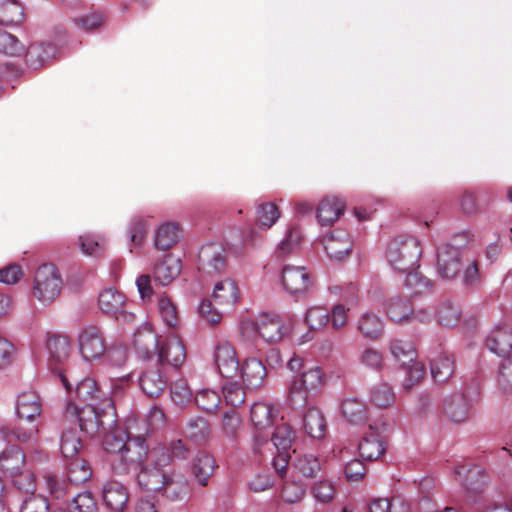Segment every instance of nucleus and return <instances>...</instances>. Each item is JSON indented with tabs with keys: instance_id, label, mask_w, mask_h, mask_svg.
<instances>
[{
	"instance_id": "nucleus-1",
	"label": "nucleus",
	"mask_w": 512,
	"mask_h": 512,
	"mask_svg": "<svg viewBox=\"0 0 512 512\" xmlns=\"http://www.w3.org/2000/svg\"><path fill=\"white\" fill-rule=\"evenodd\" d=\"M131 428V426L127 429L117 427L104 437V448L114 455L112 467L117 474H126L130 469L138 468L142 456L146 454L145 436L138 434L132 438Z\"/></svg>"
},
{
	"instance_id": "nucleus-2",
	"label": "nucleus",
	"mask_w": 512,
	"mask_h": 512,
	"mask_svg": "<svg viewBox=\"0 0 512 512\" xmlns=\"http://www.w3.org/2000/svg\"><path fill=\"white\" fill-rule=\"evenodd\" d=\"M48 352L47 367L52 375L57 377L67 392L71 391V380L76 381L72 365L71 340L67 335L48 332L45 339Z\"/></svg>"
},
{
	"instance_id": "nucleus-3",
	"label": "nucleus",
	"mask_w": 512,
	"mask_h": 512,
	"mask_svg": "<svg viewBox=\"0 0 512 512\" xmlns=\"http://www.w3.org/2000/svg\"><path fill=\"white\" fill-rule=\"evenodd\" d=\"M421 246L417 238L400 235L393 238L387 247L386 257L390 266L397 272H407L419 268Z\"/></svg>"
},
{
	"instance_id": "nucleus-4",
	"label": "nucleus",
	"mask_w": 512,
	"mask_h": 512,
	"mask_svg": "<svg viewBox=\"0 0 512 512\" xmlns=\"http://www.w3.org/2000/svg\"><path fill=\"white\" fill-rule=\"evenodd\" d=\"M239 298V290L234 280L227 278L215 284L212 299L203 300L199 306L200 315L210 324L216 325L221 321L219 308L234 306Z\"/></svg>"
},
{
	"instance_id": "nucleus-5",
	"label": "nucleus",
	"mask_w": 512,
	"mask_h": 512,
	"mask_svg": "<svg viewBox=\"0 0 512 512\" xmlns=\"http://www.w3.org/2000/svg\"><path fill=\"white\" fill-rule=\"evenodd\" d=\"M0 470L13 478L14 486L29 494L32 471L26 469V455L18 446H10L0 454Z\"/></svg>"
},
{
	"instance_id": "nucleus-6",
	"label": "nucleus",
	"mask_w": 512,
	"mask_h": 512,
	"mask_svg": "<svg viewBox=\"0 0 512 512\" xmlns=\"http://www.w3.org/2000/svg\"><path fill=\"white\" fill-rule=\"evenodd\" d=\"M325 383L324 373L320 367L304 371L292 379L288 390L289 404L294 407H304L311 394L317 393Z\"/></svg>"
},
{
	"instance_id": "nucleus-7",
	"label": "nucleus",
	"mask_w": 512,
	"mask_h": 512,
	"mask_svg": "<svg viewBox=\"0 0 512 512\" xmlns=\"http://www.w3.org/2000/svg\"><path fill=\"white\" fill-rule=\"evenodd\" d=\"M62 277L53 263L38 267L34 273V298L43 304L52 303L62 289Z\"/></svg>"
},
{
	"instance_id": "nucleus-8",
	"label": "nucleus",
	"mask_w": 512,
	"mask_h": 512,
	"mask_svg": "<svg viewBox=\"0 0 512 512\" xmlns=\"http://www.w3.org/2000/svg\"><path fill=\"white\" fill-rule=\"evenodd\" d=\"M281 282L290 296L304 299L314 287L315 277L304 266L285 265L282 268Z\"/></svg>"
},
{
	"instance_id": "nucleus-9",
	"label": "nucleus",
	"mask_w": 512,
	"mask_h": 512,
	"mask_svg": "<svg viewBox=\"0 0 512 512\" xmlns=\"http://www.w3.org/2000/svg\"><path fill=\"white\" fill-rule=\"evenodd\" d=\"M77 344L79 353L87 361L102 358L107 350L104 334L97 325L84 326L78 334Z\"/></svg>"
},
{
	"instance_id": "nucleus-10",
	"label": "nucleus",
	"mask_w": 512,
	"mask_h": 512,
	"mask_svg": "<svg viewBox=\"0 0 512 512\" xmlns=\"http://www.w3.org/2000/svg\"><path fill=\"white\" fill-rule=\"evenodd\" d=\"M242 329L253 331L267 342H276L283 337V324L277 315L262 313L254 321L242 323Z\"/></svg>"
},
{
	"instance_id": "nucleus-11",
	"label": "nucleus",
	"mask_w": 512,
	"mask_h": 512,
	"mask_svg": "<svg viewBox=\"0 0 512 512\" xmlns=\"http://www.w3.org/2000/svg\"><path fill=\"white\" fill-rule=\"evenodd\" d=\"M65 417L75 421L81 431L88 434L96 433L103 426L100 416L94 408V403H89L80 408L73 402H68L65 409Z\"/></svg>"
},
{
	"instance_id": "nucleus-12",
	"label": "nucleus",
	"mask_w": 512,
	"mask_h": 512,
	"mask_svg": "<svg viewBox=\"0 0 512 512\" xmlns=\"http://www.w3.org/2000/svg\"><path fill=\"white\" fill-rule=\"evenodd\" d=\"M98 305L102 313L124 321L134 320V315L125 311L126 297L114 288L104 289L98 297Z\"/></svg>"
},
{
	"instance_id": "nucleus-13",
	"label": "nucleus",
	"mask_w": 512,
	"mask_h": 512,
	"mask_svg": "<svg viewBox=\"0 0 512 512\" xmlns=\"http://www.w3.org/2000/svg\"><path fill=\"white\" fill-rule=\"evenodd\" d=\"M214 362L221 376L232 378L239 369V360L234 346L227 342H219L214 351Z\"/></svg>"
},
{
	"instance_id": "nucleus-14",
	"label": "nucleus",
	"mask_w": 512,
	"mask_h": 512,
	"mask_svg": "<svg viewBox=\"0 0 512 512\" xmlns=\"http://www.w3.org/2000/svg\"><path fill=\"white\" fill-rule=\"evenodd\" d=\"M156 352L162 365L167 364L178 368L186 359L184 344L176 335H170L163 343H159Z\"/></svg>"
},
{
	"instance_id": "nucleus-15",
	"label": "nucleus",
	"mask_w": 512,
	"mask_h": 512,
	"mask_svg": "<svg viewBox=\"0 0 512 512\" xmlns=\"http://www.w3.org/2000/svg\"><path fill=\"white\" fill-rule=\"evenodd\" d=\"M324 248L331 259L342 260L352 250L353 241L344 229H335L323 240Z\"/></svg>"
},
{
	"instance_id": "nucleus-16",
	"label": "nucleus",
	"mask_w": 512,
	"mask_h": 512,
	"mask_svg": "<svg viewBox=\"0 0 512 512\" xmlns=\"http://www.w3.org/2000/svg\"><path fill=\"white\" fill-rule=\"evenodd\" d=\"M200 270L205 274H217L224 271L226 258L220 245L210 244L201 248L199 253Z\"/></svg>"
},
{
	"instance_id": "nucleus-17",
	"label": "nucleus",
	"mask_w": 512,
	"mask_h": 512,
	"mask_svg": "<svg viewBox=\"0 0 512 512\" xmlns=\"http://www.w3.org/2000/svg\"><path fill=\"white\" fill-rule=\"evenodd\" d=\"M438 273L442 278L452 279L460 271V250L449 244H443L438 249Z\"/></svg>"
},
{
	"instance_id": "nucleus-18",
	"label": "nucleus",
	"mask_w": 512,
	"mask_h": 512,
	"mask_svg": "<svg viewBox=\"0 0 512 512\" xmlns=\"http://www.w3.org/2000/svg\"><path fill=\"white\" fill-rule=\"evenodd\" d=\"M487 348L504 358L511 356L512 351V327L503 324L496 326L486 338Z\"/></svg>"
},
{
	"instance_id": "nucleus-19",
	"label": "nucleus",
	"mask_w": 512,
	"mask_h": 512,
	"mask_svg": "<svg viewBox=\"0 0 512 512\" xmlns=\"http://www.w3.org/2000/svg\"><path fill=\"white\" fill-rule=\"evenodd\" d=\"M139 386L148 397H159L167 386V379L158 367H150L139 376Z\"/></svg>"
},
{
	"instance_id": "nucleus-20",
	"label": "nucleus",
	"mask_w": 512,
	"mask_h": 512,
	"mask_svg": "<svg viewBox=\"0 0 512 512\" xmlns=\"http://www.w3.org/2000/svg\"><path fill=\"white\" fill-rule=\"evenodd\" d=\"M455 474L469 493L479 494L487 484L486 473L478 466L467 468L462 465L455 469Z\"/></svg>"
},
{
	"instance_id": "nucleus-21",
	"label": "nucleus",
	"mask_w": 512,
	"mask_h": 512,
	"mask_svg": "<svg viewBox=\"0 0 512 512\" xmlns=\"http://www.w3.org/2000/svg\"><path fill=\"white\" fill-rule=\"evenodd\" d=\"M242 380L249 389L260 388L266 379L265 365L257 358H248L241 368Z\"/></svg>"
},
{
	"instance_id": "nucleus-22",
	"label": "nucleus",
	"mask_w": 512,
	"mask_h": 512,
	"mask_svg": "<svg viewBox=\"0 0 512 512\" xmlns=\"http://www.w3.org/2000/svg\"><path fill=\"white\" fill-rule=\"evenodd\" d=\"M385 313L389 320L397 324L408 323L412 314L411 301L403 296L395 295L386 301Z\"/></svg>"
},
{
	"instance_id": "nucleus-23",
	"label": "nucleus",
	"mask_w": 512,
	"mask_h": 512,
	"mask_svg": "<svg viewBox=\"0 0 512 512\" xmlns=\"http://www.w3.org/2000/svg\"><path fill=\"white\" fill-rule=\"evenodd\" d=\"M103 499L112 511L122 512L128 503L129 494L123 484L110 481L103 488Z\"/></svg>"
},
{
	"instance_id": "nucleus-24",
	"label": "nucleus",
	"mask_w": 512,
	"mask_h": 512,
	"mask_svg": "<svg viewBox=\"0 0 512 512\" xmlns=\"http://www.w3.org/2000/svg\"><path fill=\"white\" fill-rule=\"evenodd\" d=\"M345 203L342 199L336 196H328L324 198L317 207V218L319 223L324 225H331L336 221L340 215L343 214Z\"/></svg>"
},
{
	"instance_id": "nucleus-25",
	"label": "nucleus",
	"mask_w": 512,
	"mask_h": 512,
	"mask_svg": "<svg viewBox=\"0 0 512 512\" xmlns=\"http://www.w3.org/2000/svg\"><path fill=\"white\" fill-rule=\"evenodd\" d=\"M431 375L435 382L448 381L455 371V359L446 352L439 353L430 362Z\"/></svg>"
},
{
	"instance_id": "nucleus-26",
	"label": "nucleus",
	"mask_w": 512,
	"mask_h": 512,
	"mask_svg": "<svg viewBox=\"0 0 512 512\" xmlns=\"http://www.w3.org/2000/svg\"><path fill=\"white\" fill-rule=\"evenodd\" d=\"M303 429L313 439H322L325 436L327 423L321 410L309 408L303 415Z\"/></svg>"
},
{
	"instance_id": "nucleus-27",
	"label": "nucleus",
	"mask_w": 512,
	"mask_h": 512,
	"mask_svg": "<svg viewBox=\"0 0 512 512\" xmlns=\"http://www.w3.org/2000/svg\"><path fill=\"white\" fill-rule=\"evenodd\" d=\"M180 271L181 261L172 255H167L156 264L153 273L154 280L162 286H166L180 274Z\"/></svg>"
},
{
	"instance_id": "nucleus-28",
	"label": "nucleus",
	"mask_w": 512,
	"mask_h": 512,
	"mask_svg": "<svg viewBox=\"0 0 512 512\" xmlns=\"http://www.w3.org/2000/svg\"><path fill=\"white\" fill-rule=\"evenodd\" d=\"M215 467L216 464L213 456L204 451H200L193 459L191 471L196 481L200 485L206 486L208 479L214 473Z\"/></svg>"
},
{
	"instance_id": "nucleus-29",
	"label": "nucleus",
	"mask_w": 512,
	"mask_h": 512,
	"mask_svg": "<svg viewBox=\"0 0 512 512\" xmlns=\"http://www.w3.org/2000/svg\"><path fill=\"white\" fill-rule=\"evenodd\" d=\"M166 473L159 467L141 468L137 474V481L139 486L155 494H159L160 489L163 488L165 483Z\"/></svg>"
},
{
	"instance_id": "nucleus-30",
	"label": "nucleus",
	"mask_w": 512,
	"mask_h": 512,
	"mask_svg": "<svg viewBox=\"0 0 512 512\" xmlns=\"http://www.w3.org/2000/svg\"><path fill=\"white\" fill-rule=\"evenodd\" d=\"M341 412L351 423L361 424L368 419V407L358 397L348 396L342 400Z\"/></svg>"
},
{
	"instance_id": "nucleus-31",
	"label": "nucleus",
	"mask_w": 512,
	"mask_h": 512,
	"mask_svg": "<svg viewBox=\"0 0 512 512\" xmlns=\"http://www.w3.org/2000/svg\"><path fill=\"white\" fill-rule=\"evenodd\" d=\"M136 349L143 354L144 357L149 358L157 351L160 343V336L156 335L149 326L139 328L133 339Z\"/></svg>"
},
{
	"instance_id": "nucleus-32",
	"label": "nucleus",
	"mask_w": 512,
	"mask_h": 512,
	"mask_svg": "<svg viewBox=\"0 0 512 512\" xmlns=\"http://www.w3.org/2000/svg\"><path fill=\"white\" fill-rule=\"evenodd\" d=\"M181 228L178 223L166 222L161 224L155 232V247L167 251L180 239Z\"/></svg>"
},
{
	"instance_id": "nucleus-33",
	"label": "nucleus",
	"mask_w": 512,
	"mask_h": 512,
	"mask_svg": "<svg viewBox=\"0 0 512 512\" xmlns=\"http://www.w3.org/2000/svg\"><path fill=\"white\" fill-rule=\"evenodd\" d=\"M277 416V410L265 402L254 403L250 410V419L259 431L270 428Z\"/></svg>"
},
{
	"instance_id": "nucleus-34",
	"label": "nucleus",
	"mask_w": 512,
	"mask_h": 512,
	"mask_svg": "<svg viewBox=\"0 0 512 512\" xmlns=\"http://www.w3.org/2000/svg\"><path fill=\"white\" fill-rule=\"evenodd\" d=\"M357 330L367 339L376 340L384 331L381 317L373 312L363 313L357 321Z\"/></svg>"
},
{
	"instance_id": "nucleus-35",
	"label": "nucleus",
	"mask_w": 512,
	"mask_h": 512,
	"mask_svg": "<svg viewBox=\"0 0 512 512\" xmlns=\"http://www.w3.org/2000/svg\"><path fill=\"white\" fill-rule=\"evenodd\" d=\"M444 412L455 423L465 421L469 415L467 398L463 394H455L446 398L444 401Z\"/></svg>"
},
{
	"instance_id": "nucleus-36",
	"label": "nucleus",
	"mask_w": 512,
	"mask_h": 512,
	"mask_svg": "<svg viewBox=\"0 0 512 512\" xmlns=\"http://www.w3.org/2000/svg\"><path fill=\"white\" fill-rule=\"evenodd\" d=\"M292 467L304 478H315L321 470L320 460L313 454H298L292 461Z\"/></svg>"
},
{
	"instance_id": "nucleus-37",
	"label": "nucleus",
	"mask_w": 512,
	"mask_h": 512,
	"mask_svg": "<svg viewBox=\"0 0 512 512\" xmlns=\"http://www.w3.org/2000/svg\"><path fill=\"white\" fill-rule=\"evenodd\" d=\"M361 457L368 461L377 460L385 452L384 443L378 433L371 432L359 443Z\"/></svg>"
},
{
	"instance_id": "nucleus-38",
	"label": "nucleus",
	"mask_w": 512,
	"mask_h": 512,
	"mask_svg": "<svg viewBox=\"0 0 512 512\" xmlns=\"http://www.w3.org/2000/svg\"><path fill=\"white\" fill-rule=\"evenodd\" d=\"M91 476L92 470L85 459L76 457L67 463V477L71 484H85Z\"/></svg>"
},
{
	"instance_id": "nucleus-39",
	"label": "nucleus",
	"mask_w": 512,
	"mask_h": 512,
	"mask_svg": "<svg viewBox=\"0 0 512 512\" xmlns=\"http://www.w3.org/2000/svg\"><path fill=\"white\" fill-rule=\"evenodd\" d=\"M82 446V439L76 428H68L63 431L60 440V451L65 459L78 457Z\"/></svg>"
},
{
	"instance_id": "nucleus-40",
	"label": "nucleus",
	"mask_w": 512,
	"mask_h": 512,
	"mask_svg": "<svg viewBox=\"0 0 512 512\" xmlns=\"http://www.w3.org/2000/svg\"><path fill=\"white\" fill-rule=\"evenodd\" d=\"M461 314L460 308L449 300L440 302L435 311L437 322L443 327L456 326L461 319Z\"/></svg>"
},
{
	"instance_id": "nucleus-41",
	"label": "nucleus",
	"mask_w": 512,
	"mask_h": 512,
	"mask_svg": "<svg viewBox=\"0 0 512 512\" xmlns=\"http://www.w3.org/2000/svg\"><path fill=\"white\" fill-rule=\"evenodd\" d=\"M390 350L394 358L404 367L417 358L415 346L410 341L394 339L390 343Z\"/></svg>"
},
{
	"instance_id": "nucleus-42",
	"label": "nucleus",
	"mask_w": 512,
	"mask_h": 512,
	"mask_svg": "<svg viewBox=\"0 0 512 512\" xmlns=\"http://www.w3.org/2000/svg\"><path fill=\"white\" fill-rule=\"evenodd\" d=\"M22 5L16 0H0V24L13 25L23 20Z\"/></svg>"
},
{
	"instance_id": "nucleus-43",
	"label": "nucleus",
	"mask_w": 512,
	"mask_h": 512,
	"mask_svg": "<svg viewBox=\"0 0 512 512\" xmlns=\"http://www.w3.org/2000/svg\"><path fill=\"white\" fill-rule=\"evenodd\" d=\"M74 376L76 377L77 380H71V389L73 388V383H76L77 385L75 392L77 397L80 400L87 402V404L96 401L99 398L100 394V390L98 388L96 381L92 378H85L79 381V377L75 374ZM71 392L72 390L68 393L70 394Z\"/></svg>"
},
{
	"instance_id": "nucleus-44",
	"label": "nucleus",
	"mask_w": 512,
	"mask_h": 512,
	"mask_svg": "<svg viewBox=\"0 0 512 512\" xmlns=\"http://www.w3.org/2000/svg\"><path fill=\"white\" fill-rule=\"evenodd\" d=\"M187 483L183 479H175L170 475H166L163 488L160 489L159 495H162L170 501L182 499L187 494Z\"/></svg>"
},
{
	"instance_id": "nucleus-45",
	"label": "nucleus",
	"mask_w": 512,
	"mask_h": 512,
	"mask_svg": "<svg viewBox=\"0 0 512 512\" xmlns=\"http://www.w3.org/2000/svg\"><path fill=\"white\" fill-rule=\"evenodd\" d=\"M210 425L205 418L195 417L188 421L186 436L195 443H203L210 436Z\"/></svg>"
},
{
	"instance_id": "nucleus-46",
	"label": "nucleus",
	"mask_w": 512,
	"mask_h": 512,
	"mask_svg": "<svg viewBox=\"0 0 512 512\" xmlns=\"http://www.w3.org/2000/svg\"><path fill=\"white\" fill-rule=\"evenodd\" d=\"M39 488L49 493L52 498L61 499L67 494V484L56 475L46 474L38 484Z\"/></svg>"
},
{
	"instance_id": "nucleus-47",
	"label": "nucleus",
	"mask_w": 512,
	"mask_h": 512,
	"mask_svg": "<svg viewBox=\"0 0 512 512\" xmlns=\"http://www.w3.org/2000/svg\"><path fill=\"white\" fill-rule=\"evenodd\" d=\"M370 400L379 408H387L395 401V394L388 384L380 383L372 388Z\"/></svg>"
},
{
	"instance_id": "nucleus-48",
	"label": "nucleus",
	"mask_w": 512,
	"mask_h": 512,
	"mask_svg": "<svg viewBox=\"0 0 512 512\" xmlns=\"http://www.w3.org/2000/svg\"><path fill=\"white\" fill-rule=\"evenodd\" d=\"M305 321L310 329H321L330 322V312L323 306L311 307L306 312Z\"/></svg>"
},
{
	"instance_id": "nucleus-49",
	"label": "nucleus",
	"mask_w": 512,
	"mask_h": 512,
	"mask_svg": "<svg viewBox=\"0 0 512 512\" xmlns=\"http://www.w3.org/2000/svg\"><path fill=\"white\" fill-rule=\"evenodd\" d=\"M195 403L201 410L207 413H213L218 409L221 403V398L216 391L203 389L197 392L195 396Z\"/></svg>"
},
{
	"instance_id": "nucleus-50",
	"label": "nucleus",
	"mask_w": 512,
	"mask_h": 512,
	"mask_svg": "<svg viewBox=\"0 0 512 512\" xmlns=\"http://www.w3.org/2000/svg\"><path fill=\"white\" fill-rule=\"evenodd\" d=\"M279 217V209L274 203H264L257 209L256 222L259 226L268 229L278 220Z\"/></svg>"
},
{
	"instance_id": "nucleus-51",
	"label": "nucleus",
	"mask_w": 512,
	"mask_h": 512,
	"mask_svg": "<svg viewBox=\"0 0 512 512\" xmlns=\"http://www.w3.org/2000/svg\"><path fill=\"white\" fill-rule=\"evenodd\" d=\"M417 269L418 268H415L414 270L406 272L407 277L405 285L413 292L414 295H418L426 290H430L433 286L431 280L423 276Z\"/></svg>"
},
{
	"instance_id": "nucleus-52",
	"label": "nucleus",
	"mask_w": 512,
	"mask_h": 512,
	"mask_svg": "<svg viewBox=\"0 0 512 512\" xmlns=\"http://www.w3.org/2000/svg\"><path fill=\"white\" fill-rule=\"evenodd\" d=\"M227 405L238 407L245 402V391L238 382H229L222 389Z\"/></svg>"
},
{
	"instance_id": "nucleus-53",
	"label": "nucleus",
	"mask_w": 512,
	"mask_h": 512,
	"mask_svg": "<svg viewBox=\"0 0 512 512\" xmlns=\"http://www.w3.org/2000/svg\"><path fill=\"white\" fill-rule=\"evenodd\" d=\"M294 432L288 424H281L276 427L273 435L272 442L278 450H288L293 442Z\"/></svg>"
},
{
	"instance_id": "nucleus-54",
	"label": "nucleus",
	"mask_w": 512,
	"mask_h": 512,
	"mask_svg": "<svg viewBox=\"0 0 512 512\" xmlns=\"http://www.w3.org/2000/svg\"><path fill=\"white\" fill-rule=\"evenodd\" d=\"M306 494V487L299 482H286L281 491V498L287 504H296L302 501Z\"/></svg>"
},
{
	"instance_id": "nucleus-55",
	"label": "nucleus",
	"mask_w": 512,
	"mask_h": 512,
	"mask_svg": "<svg viewBox=\"0 0 512 512\" xmlns=\"http://www.w3.org/2000/svg\"><path fill=\"white\" fill-rule=\"evenodd\" d=\"M497 382L502 392H512V355L504 358L500 363Z\"/></svg>"
},
{
	"instance_id": "nucleus-56",
	"label": "nucleus",
	"mask_w": 512,
	"mask_h": 512,
	"mask_svg": "<svg viewBox=\"0 0 512 512\" xmlns=\"http://www.w3.org/2000/svg\"><path fill=\"white\" fill-rule=\"evenodd\" d=\"M170 393L172 400L179 405L190 402L193 396L191 388L184 379L173 382L170 386Z\"/></svg>"
},
{
	"instance_id": "nucleus-57",
	"label": "nucleus",
	"mask_w": 512,
	"mask_h": 512,
	"mask_svg": "<svg viewBox=\"0 0 512 512\" xmlns=\"http://www.w3.org/2000/svg\"><path fill=\"white\" fill-rule=\"evenodd\" d=\"M57 51L58 49L54 43H45L43 41L39 42L37 48H34V55L36 54V57L34 58V67L36 65L44 66L47 62L56 57Z\"/></svg>"
},
{
	"instance_id": "nucleus-58",
	"label": "nucleus",
	"mask_w": 512,
	"mask_h": 512,
	"mask_svg": "<svg viewBox=\"0 0 512 512\" xmlns=\"http://www.w3.org/2000/svg\"><path fill=\"white\" fill-rule=\"evenodd\" d=\"M79 242L82 252L89 256H96L105 245L102 237L92 234L81 235Z\"/></svg>"
},
{
	"instance_id": "nucleus-59",
	"label": "nucleus",
	"mask_w": 512,
	"mask_h": 512,
	"mask_svg": "<svg viewBox=\"0 0 512 512\" xmlns=\"http://www.w3.org/2000/svg\"><path fill=\"white\" fill-rule=\"evenodd\" d=\"M24 50L23 45L10 33L0 30V54L19 55Z\"/></svg>"
},
{
	"instance_id": "nucleus-60",
	"label": "nucleus",
	"mask_w": 512,
	"mask_h": 512,
	"mask_svg": "<svg viewBox=\"0 0 512 512\" xmlns=\"http://www.w3.org/2000/svg\"><path fill=\"white\" fill-rule=\"evenodd\" d=\"M350 309L344 304L338 303L334 305L330 312V322L334 330H342L348 323V315Z\"/></svg>"
},
{
	"instance_id": "nucleus-61",
	"label": "nucleus",
	"mask_w": 512,
	"mask_h": 512,
	"mask_svg": "<svg viewBox=\"0 0 512 512\" xmlns=\"http://www.w3.org/2000/svg\"><path fill=\"white\" fill-rule=\"evenodd\" d=\"M425 375V367L421 362L414 361L411 363L407 377L403 381V388L406 391H409L413 388L414 385L418 384Z\"/></svg>"
},
{
	"instance_id": "nucleus-62",
	"label": "nucleus",
	"mask_w": 512,
	"mask_h": 512,
	"mask_svg": "<svg viewBox=\"0 0 512 512\" xmlns=\"http://www.w3.org/2000/svg\"><path fill=\"white\" fill-rule=\"evenodd\" d=\"M462 283L467 288H479L481 286L482 277L477 261H473L465 268L462 275Z\"/></svg>"
},
{
	"instance_id": "nucleus-63",
	"label": "nucleus",
	"mask_w": 512,
	"mask_h": 512,
	"mask_svg": "<svg viewBox=\"0 0 512 512\" xmlns=\"http://www.w3.org/2000/svg\"><path fill=\"white\" fill-rule=\"evenodd\" d=\"M241 417L236 410L230 409L223 414L222 429L228 436H235L241 426Z\"/></svg>"
},
{
	"instance_id": "nucleus-64",
	"label": "nucleus",
	"mask_w": 512,
	"mask_h": 512,
	"mask_svg": "<svg viewBox=\"0 0 512 512\" xmlns=\"http://www.w3.org/2000/svg\"><path fill=\"white\" fill-rule=\"evenodd\" d=\"M73 512H94L96 502L90 492L79 493L72 501Z\"/></svg>"
}]
</instances>
